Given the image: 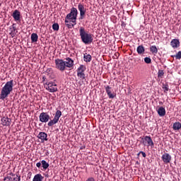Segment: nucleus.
<instances>
[{
	"mask_svg": "<svg viewBox=\"0 0 181 181\" xmlns=\"http://www.w3.org/2000/svg\"><path fill=\"white\" fill-rule=\"evenodd\" d=\"M37 39H39V36L37 33H33L31 34V42L32 43H36L37 42Z\"/></svg>",
	"mask_w": 181,
	"mask_h": 181,
	"instance_id": "obj_23",
	"label": "nucleus"
},
{
	"mask_svg": "<svg viewBox=\"0 0 181 181\" xmlns=\"http://www.w3.org/2000/svg\"><path fill=\"white\" fill-rule=\"evenodd\" d=\"M46 73H47V74H50V73H52V69H47Z\"/></svg>",
	"mask_w": 181,
	"mask_h": 181,
	"instance_id": "obj_37",
	"label": "nucleus"
},
{
	"mask_svg": "<svg viewBox=\"0 0 181 181\" xmlns=\"http://www.w3.org/2000/svg\"><path fill=\"white\" fill-rule=\"evenodd\" d=\"M163 90H164V93H168V91H169V85H163Z\"/></svg>",
	"mask_w": 181,
	"mask_h": 181,
	"instance_id": "obj_30",
	"label": "nucleus"
},
{
	"mask_svg": "<svg viewBox=\"0 0 181 181\" xmlns=\"http://www.w3.org/2000/svg\"><path fill=\"white\" fill-rule=\"evenodd\" d=\"M47 78H46V76H43L42 77V83H44V86L45 84H46V82H47V81H46Z\"/></svg>",
	"mask_w": 181,
	"mask_h": 181,
	"instance_id": "obj_34",
	"label": "nucleus"
},
{
	"mask_svg": "<svg viewBox=\"0 0 181 181\" xmlns=\"http://www.w3.org/2000/svg\"><path fill=\"white\" fill-rule=\"evenodd\" d=\"M1 124L4 127H9L11 125V123L12 122V119L11 118H8V117H4L1 119Z\"/></svg>",
	"mask_w": 181,
	"mask_h": 181,
	"instance_id": "obj_11",
	"label": "nucleus"
},
{
	"mask_svg": "<svg viewBox=\"0 0 181 181\" xmlns=\"http://www.w3.org/2000/svg\"><path fill=\"white\" fill-rule=\"evenodd\" d=\"M56 69L60 70V71H64L66 67L69 69L71 68L74 64V61L71 58H66V62H64L63 59H55Z\"/></svg>",
	"mask_w": 181,
	"mask_h": 181,
	"instance_id": "obj_1",
	"label": "nucleus"
},
{
	"mask_svg": "<svg viewBox=\"0 0 181 181\" xmlns=\"http://www.w3.org/2000/svg\"><path fill=\"white\" fill-rule=\"evenodd\" d=\"M78 9L80 12V18L79 19H84V16H86V13L87 12V9L84 8V5L79 3L78 5Z\"/></svg>",
	"mask_w": 181,
	"mask_h": 181,
	"instance_id": "obj_10",
	"label": "nucleus"
},
{
	"mask_svg": "<svg viewBox=\"0 0 181 181\" xmlns=\"http://www.w3.org/2000/svg\"><path fill=\"white\" fill-rule=\"evenodd\" d=\"M37 138L40 139L42 142H45V141H47V134L40 132L37 135Z\"/></svg>",
	"mask_w": 181,
	"mask_h": 181,
	"instance_id": "obj_14",
	"label": "nucleus"
},
{
	"mask_svg": "<svg viewBox=\"0 0 181 181\" xmlns=\"http://www.w3.org/2000/svg\"><path fill=\"white\" fill-rule=\"evenodd\" d=\"M141 153L143 158H146V153L144 151H140L138 155H140Z\"/></svg>",
	"mask_w": 181,
	"mask_h": 181,
	"instance_id": "obj_33",
	"label": "nucleus"
},
{
	"mask_svg": "<svg viewBox=\"0 0 181 181\" xmlns=\"http://www.w3.org/2000/svg\"><path fill=\"white\" fill-rule=\"evenodd\" d=\"M60 117H62V111L57 110L54 119L49 121L47 124L48 127H53V125H56V124L59 122Z\"/></svg>",
	"mask_w": 181,
	"mask_h": 181,
	"instance_id": "obj_6",
	"label": "nucleus"
},
{
	"mask_svg": "<svg viewBox=\"0 0 181 181\" xmlns=\"http://www.w3.org/2000/svg\"><path fill=\"white\" fill-rule=\"evenodd\" d=\"M91 59H92V57H91V56L89 54H85L83 55V60L86 63H90V62H91Z\"/></svg>",
	"mask_w": 181,
	"mask_h": 181,
	"instance_id": "obj_25",
	"label": "nucleus"
},
{
	"mask_svg": "<svg viewBox=\"0 0 181 181\" xmlns=\"http://www.w3.org/2000/svg\"><path fill=\"white\" fill-rule=\"evenodd\" d=\"M138 54H144L145 53V47L144 45H139L136 48Z\"/></svg>",
	"mask_w": 181,
	"mask_h": 181,
	"instance_id": "obj_21",
	"label": "nucleus"
},
{
	"mask_svg": "<svg viewBox=\"0 0 181 181\" xmlns=\"http://www.w3.org/2000/svg\"><path fill=\"white\" fill-rule=\"evenodd\" d=\"M86 181H95V179L93 177H90L86 180Z\"/></svg>",
	"mask_w": 181,
	"mask_h": 181,
	"instance_id": "obj_35",
	"label": "nucleus"
},
{
	"mask_svg": "<svg viewBox=\"0 0 181 181\" xmlns=\"http://www.w3.org/2000/svg\"><path fill=\"white\" fill-rule=\"evenodd\" d=\"M59 24L58 23H54L53 25H52V29H53V30H59Z\"/></svg>",
	"mask_w": 181,
	"mask_h": 181,
	"instance_id": "obj_31",
	"label": "nucleus"
},
{
	"mask_svg": "<svg viewBox=\"0 0 181 181\" xmlns=\"http://www.w3.org/2000/svg\"><path fill=\"white\" fill-rule=\"evenodd\" d=\"M173 57H175L177 60H180L181 59V51H179L175 55L173 56Z\"/></svg>",
	"mask_w": 181,
	"mask_h": 181,
	"instance_id": "obj_29",
	"label": "nucleus"
},
{
	"mask_svg": "<svg viewBox=\"0 0 181 181\" xmlns=\"http://www.w3.org/2000/svg\"><path fill=\"white\" fill-rule=\"evenodd\" d=\"M78 15V11L76 7H72L69 13L66 15V19H70L71 23L77 25V16Z\"/></svg>",
	"mask_w": 181,
	"mask_h": 181,
	"instance_id": "obj_4",
	"label": "nucleus"
},
{
	"mask_svg": "<svg viewBox=\"0 0 181 181\" xmlns=\"http://www.w3.org/2000/svg\"><path fill=\"white\" fill-rule=\"evenodd\" d=\"M4 181H21V176L11 173L4 177Z\"/></svg>",
	"mask_w": 181,
	"mask_h": 181,
	"instance_id": "obj_7",
	"label": "nucleus"
},
{
	"mask_svg": "<svg viewBox=\"0 0 181 181\" xmlns=\"http://www.w3.org/2000/svg\"><path fill=\"white\" fill-rule=\"evenodd\" d=\"M144 62L145 63H146V64H151V63L152 62V59H151V57H145L144 58Z\"/></svg>",
	"mask_w": 181,
	"mask_h": 181,
	"instance_id": "obj_28",
	"label": "nucleus"
},
{
	"mask_svg": "<svg viewBox=\"0 0 181 181\" xmlns=\"http://www.w3.org/2000/svg\"><path fill=\"white\" fill-rule=\"evenodd\" d=\"M79 36H81V39L84 45H91L93 43V35L87 33L83 27H80L79 28Z\"/></svg>",
	"mask_w": 181,
	"mask_h": 181,
	"instance_id": "obj_3",
	"label": "nucleus"
},
{
	"mask_svg": "<svg viewBox=\"0 0 181 181\" xmlns=\"http://www.w3.org/2000/svg\"><path fill=\"white\" fill-rule=\"evenodd\" d=\"M105 88L109 98H115V94L111 92V87L110 86H105Z\"/></svg>",
	"mask_w": 181,
	"mask_h": 181,
	"instance_id": "obj_15",
	"label": "nucleus"
},
{
	"mask_svg": "<svg viewBox=\"0 0 181 181\" xmlns=\"http://www.w3.org/2000/svg\"><path fill=\"white\" fill-rule=\"evenodd\" d=\"M41 165L44 170H46L49 166V163H47L45 160H41Z\"/></svg>",
	"mask_w": 181,
	"mask_h": 181,
	"instance_id": "obj_26",
	"label": "nucleus"
},
{
	"mask_svg": "<svg viewBox=\"0 0 181 181\" xmlns=\"http://www.w3.org/2000/svg\"><path fill=\"white\" fill-rule=\"evenodd\" d=\"M157 112H158L159 117H165V115H166V110L163 107H160L157 110Z\"/></svg>",
	"mask_w": 181,
	"mask_h": 181,
	"instance_id": "obj_19",
	"label": "nucleus"
},
{
	"mask_svg": "<svg viewBox=\"0 0 181 181\" xmlns=\"http://www.w3.org/2000/svg\"><path fill=\"white\" fill-rule=\"evenodd\" d=\"M43 179H45V177H43L42 174H36L34 176L33 181H43Z\"/></svg>",
	"mask_w": 181,
	"mask_h": 181,
	"instance_id": "obj_22",
	"label": "nucleus"
},
{
	"mask_svg": "<svg viewBox=\"0 0 181 181\" xmlns=\"http://www.w3.org/2000/svg\"><path fill=\"white\" fill-rule=\"evenodd\" d=\"M86 67L84 65H80V66L77 69V76L81 80H84L86 78V74H84V71H86Z\"/></svg>",
	"mask_w": 181,
	"mask_h": 181,
	"instance_id": "obj_8",
	"label": "nucleus"
},
{
	"mask_svg": "<svg viewBox=\"0 0 181 181\" xmlns=\"http://www.w3.org/2000/svg\"><path fill=\"white\" fill-rule=\"evenodd\" d=\"M16 25V24L13 23L12 25L9 27V35H11V37H15V35H16V33H15L16 31V27H15Z\"/></svg>",
	"mask_w": 181,
	"mask_h": 181,
	"instance_id": "obj_18",
	"label": "nucleus"
},
{
	"mask_svg": "<svg viewBox=\"0 0 181 181\" xmlns=\"http://www.w3.org/2000/svg\"><path fill=\"white\" fill-rule=\"evenodd\" d=\"M165 74V72L163 70H159L158 72V77H163V75Z\"/></svg>",
	"mask_w": 181,
	"mask_h": 181,
	"instance_id": "obj_32",
	"label": "nucleus"
},
{
	"mask_svg": "<svg viewBox=\"0 0 181 181\" xmlns=\"http://www.w3.org/2000/svg\"><path fill=\"white\" fill-rule=\"evenodd\" d=\"M144 140L146 141V142H147L148 146H151V148H153V146H155V144H153V141L150 136H146L144 137Z\"/></svg>",
	"mask_w": 181,
	"mask_h": 181,
	"instance_id": "obj_17",
	"label": "nucleus"
},
{
	"mask_svg": "<svg viewBox=\"0 0 181 181\" xmlns=\"http://www.w3.org/2000/svg\"><path fill=\"white\" fill-rule=\"evenodd\" d=\"M161 159L165 163H170V160H172V156H170V154L165 153L161 156Z\"/></svg>",
	"mask_w": 181,
	"mask_h": 181,
	"instance_id": "obj_12",
	"label": "nucleus"
},
{
	"mask_svg": "<svg viewBox=\"0 0 181 181\" xmlns=\"http://www.w3.org/2000/svg\"><path fill=\"white\" fill-rule=\"evenodd\" d=\"M173 128L174 131H179V129H180V128H181L180 122H175L173 124Z\"/></svg>",
	"mask_w": 181,
	"mask_h": 181,
	"instance_id": "obj_24",
	"label": "nucleus"
},
{
	"mask_svg": "<svg viewBox=\"0 0 181 181\" xmlns=\"http://www.w3.org/2000/svg\"><path fill=\"white\" fill-rule=\"evenodd\" d=\"M45 155H49V151H46Z\"/></svg>",
	"mask_w": 181,
	"mask_h": 181,
	"instance_id": "obj_38",
	"label": "nucleus"
},
{
	"mask_svg": "<svg viewBox=\"0 0 181 181\" xmlns=\"http://www.w3.org/2000/svg\"><path fill=\"white\" fill-rule=\"evenodd\" d=\"M45 88L49 91V93H56L57 91V84L53 81H47L45 83Z\"/></svg>",
	"mask_w": 181,
	"mask_h": 181,
	"instance_id": "obj_5",
	"label": "nucleus"
},
{
	"mask_svg": "<svg viewBox=\"0 0 181 181\" xmlns=\"http://www.w3.org/2000/svg\"><path fill=\"white\" fill-rule=\"evenodd\" d=\"M37 168H40L42 166V162H38L36 163Z\"/></svg>",
	"mask_w": 181,
	"mask_h": 181,
	"instance_id": "obj_36",
	"label": "nucleus"
},
{
	"mask_svg": "<svg viewBox=\"0 0 181 181\" xmlns=\"http://www.w3.org/2000/svg\"><path fill=\"white\" fill-rule=\"evenodd\" d=\"M13 91V80L7 81L1 90L0 100H5Z\"/></svg>",
	"mask_w": 181,
	"mask_h": 181,
	"instance_id": "obj_2",
	"label": "nucleus"
},
{
	"mask_svg": "<svg viewBox=\"0 0 181 181\" xmlns=\"http://www.w3.org/2000/svg\"><path fill=\"white\" fill-rule=\"evenodd\" d=\"M150 52L153 53V54H156L158 53V47L156 45H153L150 47Z\"/></svg>",
	"mask_w": 181,
	"mask_h": 181,
	"instance_id": "obj_27",
	"label": "nucleus"
},
{
	"mask_svg": "<svg viewBox=\"0 0 181 181\" xmlns=\"http://www.w3.org/2000/svg\"><path fill=\"white\" fill-rule=\"evenodd\" d=\"M70 18H67V16L65 17V25L67 26L68 29H72V28H74V25L76 24L74 23H70Z\"/></svg>",
	"mask_w": 181,
	"mask_h": 181,
	"instance_id": "obj_20",
	"label": "nucleus"
},
{
	"mask_svg": "<svg viewBox=\"0 0 181 181\" xmlns=\"http://www.w3.org/2000/svg\"><path fill=\"white\" fill-rule=\"evenodd\" d=\"M12 16H13L14 21H16V22L21 21V11H19L18 10H15L13 12Z\"/></svg>",
	"mask_w": 181,
	"mask_h": 181,
	"instance_id": "obj_13",
	"label": "nucleus"
},
{
	"mask_svg": "<svg viewBox=\"0 0 181 181\" xmlns=\"http://www.w3.org/2000/svg\"><path fill=\"white\" fill-rule=\"evenodd\" d=\"M39 119L40 122L46 123L49 122V120L50 119V115L47 112H42L40 114Z\"/></svg>",
	"mask_w": 181,
	"mask_h": 181,
	"instance_id": "obj_9",
	"label": "nucleus"
},
{
	"mask_svg": "<svg viewBox=\"0 0 181 181\" xmlns=\"http://www.w3.org/2000/svg\"><path fill=\"white\" fill-rule=\"evenodd\" d=\"M170 45L173 49H177L180 46V42L177 39H173L171 40Z\"/></svg>",
	"mask_w": 181,
	"mask_h": 181,
	"instance_id": "obj_16",
	"label": "nucleus"
}]
</instances>
